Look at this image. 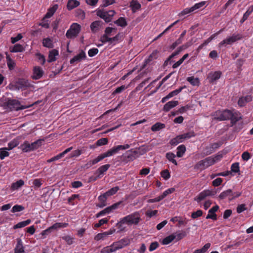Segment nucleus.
Wrapping results in <instances>:
<instances>
[{"label":"nucleus","instance_id":"4d7b16f0","mask_svg":"<svg viewBox=\"0 0 253 253\" xmlns=\"http://www.w3.org/2000/svg\"><path fill=\"white\" fill-rule=\"evenodd\" d=\"M161 175L164 179L167 180L170 177V173L168 169H165L161 172Z\"/></svg>","mask_w":253,"mask_h":253},{"label":"nucleus","instance_id":"f03ea898","mask_svg":"<svg viewBox=\"0 0 253 253\" xmlns=\"http://www.w3.org/2000/svg\"><path fill=\"white\" fill-rule=\"evenodd\" d=\"M117 152H118L115 147H114L111 149L109 150L106 152L99 155L96 158L92 160L89 161V162H87L85 166H86L87 168L91 167V166L97 164V163H98L105 158L112 156L113 155L117 153Z\"/></svg>","mask_w":253,"mask_h":253},{"label":"nucleus","instance_id":"49530a36","mask_svg":"<svg viewBox=\"0 0 253 253\" xmlns=\"http://www.w3.org/2000/svg\"><path fill=\"white\" fill-rule=\"evenodd\" d=\"M68 225V224L67 223H56L50 226V228H52V230L57 229L58 228L66 227Z\"/></svg>","mask_w":253,"mask_h":253},{"label":"nucleus","instance_id":"dca6fc26","mask_svg":"<svg viewBox=\"0 0 253 253\" xmlns=\"http://www.w3.org/2000/svg\"><path fill=\"white\" fill-rule=\"evenodd\" d=\"M85 53L83 50H82L79 54L75 56L72 59L70 60V64H73L76 62H80L83 59H85Z\"/></svg>","mask_w":253,"mask_h":253},{"label":"nucleus","instance_id":"f704fd0d","mask_svg":"<svg viewBox=\"0 0 253 253\" xmlns=\"http://www.w3.org/2000/svg\"><path fill=\"white\" fill-rule=\"evenodd\" d=\"M114 23L118 26L125 27L127 26V23L124 17H120L118 20L115 21Z\"/></svg>","mask_w":253,"mask_h":253},{"label":"nucleus","instance_id":"864d4df0","mask_svg":"<svg viewBox=\"0 0 253 253\" xmlns=\"http://www.w3.org/2000/svg\"><path fill=\"white\" fill-rule=\"evenodd\" d=\"M214 152V151L213 150V147L211 146V144H210L205 148L204 154L205 155L207 156L211 154Z\"/></svg>","mask_w":253,"mask_h":253},{"label":"nucleus","instance_id":"0eeeda50","mask_svg":"<svg viewBox=\"0 0 253 253\" xmlns=\"http://www.w3.org/2000/svg\"><path fill=\"white\" fill-rule=\"evenodd\" d=\"M233 112L228 109L223 111H217L215 113V119L218 121L229 120L233 117Z\"/></svg>","mask_w":253,"mask_h":253},{"label":"nucleus","instance_id":"c9c22d12","mask_svg":"<svg viewBox=\"0 0 253 253\" xmlns=\"http://www.w3.org/2000/svg\"><path fill=\"white\" fill-rule=\"evenodd\" d=\"M31 220L30 219H28L25 221L20 222L13 226V229H16L24 227L28 225V224H29L31 223Z\"/></svg>","mask_w":253,"mask_h":253},{"label":"nucleus","instance_id":"bb28decb","mask_svg":"<svg viewBox=\"0 0 253 253\" xmlns=\"http://www.w3.org/2000/svg\"><path fill=\"white\" fill-rule=\"evenodd\" d=\"M19 148H20L24 152H28L33 151L31 146V144H30L27 141H25L24 142L20 145Z\"/></svg>","mask_w":253,"mask_h":253},{"label":"nucleus","instance_id":"a19ab883","mask_svg":"<svg viewBox=\"0 0 253 253\" xmlns=\"http://www.w3.org/2000/svg\"><path fill=\"white\" fill-rule=\"evenodd\" d=\"M186 88V86L185 85H184V86H181L179 88L176 89V90H174L171 92H170V93H169L168 94V96L170 98L175 96V95H177L179 93H180L182 90L184 88Z\"/></svg>","mask_w":253,"mask_h":253},{"label":"nucleus","instance_id":"a878e982","mask_svg":"<svg viewBox=\"0 0 253 253\" xmlns=\"http://www.w3.org/2000/svg\"><path fill=\"white\" fill-rule=\"evenodd\" d=\"M184 141L181 135L176 136L175 137L171 139L169 141V144L171 146H176L178 144Z\"/></svg>","mask_w":253,"mask_h":253},{"label":"nucleus","instance_id":"c03bdc74","mask_svg":"<svg viewBox=\"0 0 253 253\" xmlns=\"http://www.w3.org/2000/svg\"><path fill=\"white\" fill-rule=\"evenodd\" d=\"M179 20H177L171 25H170L168 27H167L162 33L159 34L156 38H155L153 41H156L161 38L166 32L169 31L171 28H172L174 25L178 22Z\"/></svg>","mask_w":253,"mask_h":253},{"label":"nucleus","instance_id":"bf43d9fd","mask_svg":"<svg viewBox=\"0 0 253 253\" xmlns=\"http://www.w3.org/2000/svg\"><path fill=\"white\" fill-rule=\"evenodd\" d=\"M24 210V207L21 205H16L13 207L11 211L12 212H16L21 211Z\"/></svg>","mask_w":253,"mask_h":253},{"label":"nucleus","instance_id":"2f4dec72","mask_svg":"<svg viewBox=\"0 0 253 253\" xmlns=\"http://www.w3.org/2000/svg\"><path fill=\"white\" fill-rule=\"evenodd\" d=\"M24 50V48L21 44H16L12 47L10 48V51L11 52H22Z\"/></svg>","mask_w":253,"mask_h":253},{"label":"nucleus","instance_id":"4468645a","mask_svg":"<svg viewBox=\"0 0 253 253\" xmlns=\"http://www.w3.org/2000/svg\"><path fill=\"white\" fill-rule=\"evenodd\" d=\"M206 3L205 1H201L199 3H196L194 6H192L191 7L189 8H185L184 9L181 13V14L182 15H184L185 14H187L188 13H189L190 12H192L194 11V10L202 7L204 6Z\"/></svg>","mask_w":253,"mask_h":253},{"label":"nucleus","instance_id":"7c9ffc66","mask_svg":"<svg viewBox=\"0 0 253 253\" xmlns=\"http://www.w3.org/2000/svg\"><path fill=\"white\" fill-rule=\"evenodd\" d=\"M42 45L43 46L48 48H53L54 46L52 41L49 38H46L43 39Z\"/></svg>","mask_w":253,"mask_h":253},{"label":"nucleus","instance_id":"423d86ee","mask_svg":"<svg viewBox=\"0 0 253 253\" xmlns=\"http://www.w3.org/2000/svg\"><path fill=\"white\" fill-rule=\"evenodd\" d=\"M215 163V161L212 159V157H209L206 159L199 161L194 167L196 170H204L207 168L213 165Z\"/></svg>","mask_w":253,"mask_h":253},{"label":"nucleus","instance_id":"aec40b11","mask_svg":"<svg viewBox=\"0 0 253 253\" xmlns=\"http://www.w3.org/2000/svg\"><path fill=\"white\" fill-rule=\"evenodd\" d=\"M102 22L100 20H97L93 22L90 25V29L93 33H96L101 27Z\"/></svg>","mask_w":253,"mask_h":253},{"label":"nucleus","instance_id":"0e129e2a","mask_svg":"<svg viewBox=\"0 0 253 253\" xmlns=\"http://www.w3.org/2000/svg\"><path fill=\"white\" fill-rule=\"evenodd\" d=\"M203 214V211L201 210H197L196 211L192 213L191 217L195 219L198 217L202 216Z\"/></svg>","mask_w":253,"mask_h":253},{"label":"nucleus","instance_id":"603ef678","mask_svg":"<svg viewBox=\"0 0 253 253\" xmlns=\"http://www.w3.org/2000/svg\"><path fill=\"white\" fill-rule=\"evenodd\" d=\"M76 16L83 20L85 18V12L81 9H78L76 11Z\"/></svg>","mask_w":253,"mask_h":253},{"label":"nucleus","instance_id":"13d9d810","mask_svg":"<svg viewBox=\"0 0 253 253\" xmlns=\"http://www.w3.org/2000/svg\"><path fill=\"white\" fill-rule=\"evenodd\" d=\"M98 200L100 202V204L97 205V207L102 208L107 205L106 200L100 196L98 197Z\"/></svg>","mask_w":253,"mask_h":253},{"label":"nucleus","instance_id":"8fccbe9b","mask_svg":"<svg viewBox=\"0 0 253 253\" xmlns=\"http://www.w3.org/2000/svg\"><path fill=\"white\" fill-rule=\"evenodd\" d=\"M150 150L149 146L142 145L138 148L139 154L143 155Z\"/></svg>","mask_w":253,"mask_h":253},{"label":"nucleus","instance_id":"de8ad7c7","mask_svg":"<svg viewBox=\"0 0 253 253\" xmlns=\"http://www.w3.org/2000/svg\"><path fill=\"white\" fill-rule=\"evenodd\" d=\"M102 4L100 5L101 8L106 7L110 5L113 4L116 2L115 0H102Z\"/></svg>","mask_w":253,"mask_h":253},{"label":"nucleus","instance_id":"774afa93","mask_svg":"<svg viewBox=\"0 0 253 253\" xmlns=\"http://www.w3.org/2000/svg\"><path fill=\"white\" fill-rule=\"evenodd\" d=\"M119 190V187L118 186H116L107 191V193L109 195L112 196L116 194Z\"/></svg>","mask_w":253,"mask_h":253},{"label":"nucleus","instance_id":"3c124183","mask_svg":"<svg viewBox=\"0 0 253 253\" xmlns=\"http://www.w3.org/2000/svg\"><path fill=\"white\" fill-rule=\"evenodd\" d=\"M108 140L107 138H102L99 139H98L95 144L96 146H100L102 145H106L108 143Z\"/></svg>","mask_w":253,"mask_h":253},{"label":"nucleus","instance_id":"a211bd4d","mask_svg":"<svg viewBox=\"0 0 253 253\" xmlns=\"http://www.w3.org/2000/svg\"><path fill=\"white\" fill-rule=\"evenodd\" d=\"M178 105V101H170L167 102L163 107V111L165 112L169 111L171 108Z\"/></svg>","mask_w":253,"mask_h":253},{"label":"nucleus","instance_id":"72a5a7b5","mask_svg":"<svg viewBox=\"0 0 253 253\" xmlns=\"http://www.w3.org/2000/svg\"><path fill=\"white\" fill-rule=\"evenodd\" d=\"M176 156L181 158L183 156L186 151V147L184 145H181L177 148Z\"/></svg>","mask_w":253,"mask_h":253},{"label":"nucleus","instance_id":"7ed1b4c3","mask_svg":"<svg viewBox=\"0 0 253 253\" xmlns=\"http://www.w3.org/2000/svg\"><path fill=\"white\" fill-rule=\"evenodd\" d=\"M116 14V12L114 10L109 11H105L103 9H98L96 10V15L103 19L106 23L111 22Z\"/></svg>","mask_w":253,"mask_h":253},{"label":"nucleus","instance_id":"5701e85b","mask_svg":"<svg viewBox=\"0 0 253 253\" xmlns=\"http://www.w3.org/2000/svg\"><path fill=\"white\" fill-rule=\"evenodd\" d=\"M130 7L133 13H135L136 10L141 8V4L137 0H132L130 3Z\"/></svg>","mask_w":253,"mask_h":253},{"label":"nucleus","instance_id":"b1692460","mask_svg":"<svg viewBox=\"0 0 253 253\" xmlns=\"http://www.w3.org/2000/svg\"><path fill=\"white\" fill-rule=\"evenodd\" d=\"M80 2L77 0H68L67 4V8L71 10L80 5Z\"/></svg>","mask_w":253,"mask_h":253},{"label":"nucleus","instance_id":"37998d69","mask_svg":"<svg viewBox=\"0 0 253 253\" xmlns=\"http://www.w3.org/2000/svg\"><path fill=\"white\" fill-rule=\"evenodd\" d=\"M187 81L193 85H198L199 84V79L195 78L194 77H190L187 78Z\"/></svg>","mask_w":253,"mask_h":253},{"label":"nucleus","instance_id":"5fc2aeb1","mask_svg":"<svg viewBox=\"0 0 253 253\" xmlns=\"http://www.w3.org/2000/svg\"><path fill=\"white\" fill-rule=\"evenodd\" d=\"M231 172L235 173L240 172L239 164L238 163H235L232 165L231 167Z\"/></svg>","mask_w":253,"mask_h":253},{"label":"nucleus","instance_id":"f257e3e1","mask_svg":"<svg viewBox=\"0 0 253 253\" xmlns=\"http://www.w3.org/2000/svg\"><path fill=\"white\" fill-rule=\"evenodd\" d=\"M1 106L3 107L4 109H8L10 111L23 110L30 107V106L21 105L20 101L11 98H7L6 101L2 104Z\"/></svg>","mask_w":253,"mask_h":253},{"label":"nucleus","instance_id":"680f3d73","mask_svg":"<svg viewBox=\"0 0 253 253\" xmlns=\"http://www.w3.org/2000/svg\"><path fill=\"white\" fill-rule=\"evenodd\" d=\"M107 236V234H106V232H103V233H98L95 236L94 240H95L96 241H99L100 240L104 239Z\"/></svg>","mask_w":253,"mask_h":253},{"label":"nucleus","instance_id":"6e6d98bb","mask_svg":"<svg viewBox=\"0 0 253 253\" xmlns=\"http://www.w3.org/2000/svg\"><path fill=\"white\" fill-rule=\"evenodd\" d=\"M122 37H123V35L121 33H119L115 37H114L113 38H110V42H110V43H113V42H118L119 41H120L121 40V39Z\"/></svg>","mask_w":253,"mask_h":253},{"label":"nucleus","instance_id":"393cba45","mask_svg":"<svg viewBox=\"0 0 253 253\" xmlns=\"http://www.w3.org/2000/svg\"><path fill=\"white\" fill-rule=\"evenodd\" d=\"M19 139L18 138H15L8 143V148H3L0 150H11L14 147L17 146L19 145Z\"/></svg>","mask_w":253,"mask_h":253},{"label":"nucleus","instance_id":"c85d7f7f","mask_svg":"<svg viewBox=\"0 0 253 253\" xmlns=\"http://www.w3.org/2000/svg\"><path fill=\"white\" fill-rule=\"evenodd\" d=\"M24 184V181L22 179H20L15 182L12 183L10 189L11 190H15L21 187Z\"/></svg>","mask_w":253,"mask_h":253},{"label":"nucleus","instance_id":"052dcab7","mask_svg":"<svg viewBox=\"0 0 253 253\" xmlns=\"http://www.w3.org/2000/svg\"><path fill=\"white\" fill-rule=\"evenodd\" d=\"M206 197V195H205V193L203 191L201 192L199 195L194 198V201H197L198 203L200 202V201L204 200Z\"/></svg>","mask_w":253,"mask_h":253},{"label":"nucleus","instance_id":"6ab92c4d","mask_svg":"<svg viewBox=\"0 0 253 253\" xmlns=\"http://www.w3.org/2000/svg\"><path fill=\"white\" fill-rule=\"evenodd\" d=\"M24 249L20 238L17 239V245L14 249V253H24Z\"/></svg>","mask_w":253,"mask_h":253},{"label":"nucleus","instance_id":"4c0bfd02","mask_svg":"<svg viewBox=\"0 0 253 253\" xmlns=\"http://www.w3.org/2000/svg\"><path fill=\"white\" fill-rule=\"evenodd\" d=\"M44 141V139H40L31 144L32 150L34 151L39 148L42 144V142Z\"/></svg>","mask_w":253,"mask_h":253},{"label":"nucleus","instance_id":"a18cd8bd","mask_svg":"<svg viewBox=\"0 0 253 253\" xmlns=\"http://www.w3.org/2000/svg\"><path fill=\"white\" fill-rule=\"evenodd\" d=\"M179 20H177L171 25H170L168 27H167L162 33L159 34L156 38H155L153 41H156L161 38L166 32L169 31L171 28H172L174 25L178 22Z\"/></svg>","mask_w":253,"mask_h":253},{"label":"nucleus","instance_id":"ea45409f","mask_svg":"<svg viewBox=\"0 0 253 253\" xmlns=\"http://www.w3.org/2000/svg\"><path fill=\"white\" fill-rule=\"evenodd\" d=\"M176 238V236L173 235L171 234L170 235H169V236L165 238L162 241V243L164 245H168L171 243L174 239Z\"/></svg>","mask_w":253,"mask_h":253},{"label":"nucleus","instance_id":"473e14b6","mask_svg":"<svg viewBox=\"0 0 253 253\" xmlns=\"http://www.w3.org/2000/svg\"><path fill=\"white\" fill-rule=\"evenodd\" d=\"M166 127V125L164 124L161 123H156L151 127V130L153 131H157L161 129L164 128Z\"/></svg>","mask_w":253,"mask_h":253},{"label":"nucleus","instance_id":"58836bf2","mask_svg":"<svg viewBox=\"0 0 253 253\" xmlns=\"http://www.w3.org/2000/svg\"><path fill=\"white\" fill-rule=\"evenodd\" d=\"M116 247L113 246V244L110 246L104 247L101 251V253H111L117 251Z\"/></svg>","mask_w":253,"mask_h":253},{"label":"nucleus","instance_id":"c756f323","mask_svg":"<svg viewBox=\"0 0 253 253\" xmlns=\"http://www.w3.org/2000/svg\"><path fill=\"white\" fill-rule=\"evenodd\" d=\"M110 167V164H106L105 165L102 166L96 170L95 174H97L100 176L101 174H103L104 172L106 171Z\"/></svg>","mask_w":253,"mask_h":253},{"label":"nucleus","instance_id":"9d476101","mask_svg":"<svg viewBox=\"0 0 253 253\" xmlns=\"http://www.w3.org/2000/svg\"><path fill=\"white\" fill-rule=\"evenodd\" d=\"M32 86L28 80L23 78H20L16 81L14 87L15 89L25 90Z\"/></svg>","mask_w":253,"mask_h":253},{"label":"nucleus","instance_id":"338daca9","mask_svg":"<svg viewBox=\"0 0 253 253\" xmlns=\"http://www.w3.org/2000/svg\"><path fill=\"white\" fill-rule=\"evenodd\" d=\"M174 191H175V188H169V189H167V190H166L165 191H164L163 192V193L162 194V195H161V196L162 198L163 199L168 194L173 193Z\"/></svg>","mask_w":253,"mask_h":253},{"label":"nucleus","instance_id":"09e8293b","mask_svg":"<svg viewBox=\"0 0 253 253\" xmlns=\"http://www.w3.org/2000/svg\"><path fill=\"white\" fill-rule=\"evenodd\" d=\"M233 117L230 119L231 123L233 125L235 124L237 122H238L241 118L240 115L238 113L235 112L233 113Z\"/></svg>","mask_w":253,"mask_h":253},{"label":"nucleus","instance_id":"4be33fe9","mask_svg":"<svg viewBox=\"0 0 253 253\" xmlns=\"http://www.w3.org/2000/svg\"><path fill=\"white\" fill-rule=\"evenodd\" d=\"M58 51L57 49H54L50 51L48 56L47 62L49 63L55 61L56 60V56L58 55Z\"/></svg>","mask_w":253,"mask_h":253},{"label":"nucleus","instance_id":"412c9836","mask_svg":"<svg viewBox=\"0 0 253 253\" xmlns=\"http://www.w3.org/2000/svg\"><path fill=\"white\" fill-rule=\"evenodd\" d=\"M58 8V5L55 4L52 7H50L44 16V17L42 18V20L43 21L45 18H49L51 17L54 13L55 12L56 10Z\"/></svg>","mask_w":253,"mask_h":253},{"label":"nucleus","instance_id":"1a4fd4ad","mask_svg":"<svg viewBox=\"0 0 253 253\" xmlns=\"http://www.w3.org/2000/svg\"><path fill=\"white\" fill-rule=\"evenodd\" d=\"M139 156V152L137 150L132 149L126 152L125 155L123 156L122 162L127 163L128 162L133 161Z\"/></svg>","mask_w":253,"mask_h":253},{"label":"nucleus","instance_id":"20e7f679","mask_svg":"<svg viewBox=\"0 0 253 253\" xmlns=\"http://www.w3.org/2000/svg\"><path fill=\"white\" fill-rule=\"evenodd\" d=\"M242 195V192L239 191L233 192L232 190L229 189L221 192L218 196L220 200H224L228 198L229 202L239 197Z\"/></svg>","mask_w":253,"mask_h":253},{"label":"nucleus","instance_id":"6e6552de","mask_svg":"<svg viewBox=\"0 0 253 253\" xmlns=\"http://www.w3.org/2000/svg\"><path fill=\"white\" fill-rule=\"evenodd\" d=\"M81 30L80 24L75 23L72 24L70 29L67 31L66 36L68 39H72L78 36Z\"/></svg>","mask_w":253,"mask_h":253},{"label":"nucleus","instance_id":"9b49d317","mask_svg":"<svg viewBox=\"0 0 253 253\" xmlns=\"http://www.w3.org/2000/svg\"><path fill=\"white\" fill-rule=\"evenodd\" d=\"M44 74V71L40 66H34L33 69V75L31 78L37 80L41 79Z\"/></svg>","mask_w":253,"mask_h":253},{"label":"nucleus","instance_id":"e433bc0d","mask_svg":"<svg viewBox=\"0 0 253 253\" xmlns=\"http://www.w3.org/2000/svg\"><path fill=\"white\" fill-rule=\"evenodd\" d=\"M166 157L169 162L172 163L174 165H177V163L176 161L174 159L175 155L173 153H167L166 155Z\"/></svg>","mask_w":253,"mask_h":253},{"label":"nucleus","instance_id":"cd10ccee","mask_svg":"<svg viewBox=\"0 0 253 253\" xmlns=\"http://www.w3.org/2000/svg\"><path fill=\"white\" fill-rule=\"evenodd\" d=\"M6 58L8 68L9 70L11 71L14 69L16 66V64L15 62L11 58L10 56L7 54V53H6Z\"/></svg>","mask_w":253,"mask_h":253},{"label":"nucleus","instance_id":"f8f14e48","mask_svg":"<svg viewBox=\"0 0 253 253\" xmlns=\"http://www.w3.org/2000/svg\"><path fill=\"white\" fill-rule=\"evenodd\" d=\"M130 244V239L128 238H123L119 241L113 243V246L116 247V249L119 250L127 246Z\"/></svg>","mask_w":253,"mask_h":253},{"label":"nucleus","instance_id":"f3484780","mask_svg":"<svg viewBox=\"0 0 253 253\" xmlns=\"http://www.w3.org/2000/svg\"><path fill=\"white\" fill-rule=\"evenodd\" d=\"M221 74V72L219 71H215L213 73L210 74L208 77V78L210 80V82L211 83H212L214 81L218 80L220 78Z\"/></svg>","mask_w":253,"mask_h":253},{"label":"nucleus","instance_id":"e2e57ef3","mask_svg":"<svg viewBox=\"0 0 253 253\" xmlns=\"http://www.w3.org/2000/svg\"><path fill=\"white\" fill-rule=\"evenodd\" d=\"M253 12L251 10H250V9L249 8L247 11L244 13L243 15V16L242 18V19L240 20V23H243L244 21H245L248 18L249 15L252 13Z\"/></svg>","mask_w":253,"mask_h":253},{"label":"nucleus","instance_id":"79ce46f5","mask_svg":"<svg viewBox=\"0 0 253 253\" xmlns=\"http://www.w3.org/2000/svg\"><path fill=\"white\" fill-rule=\"evenodd\" d=\"M211 246L210 243L206 244L202 249L195 250L193 253H205Z\"/></svg>","mask_w":253,"mask_h":253},{"label":"nucleus","instance_id":"2eb2a0df","mask_svg":"<svg viewBox=\"0 0 253 253\" xmlns=\"http://www.w3.org/2000/svg\"><path fill=\"white\" fill-rule=\"evenodd\" d=\"M219 209L217 205H215L209 211V214L206 216V219H211L213 220L217 219V215L215 213Z\"/></svg>","mask_w":253,"mask_h":253},{"label":"nucleus","instance_id":"ddd939ff","mask_svg":"<svg viewBox=\"0 0 253 253\" xmlns=\"http://www.w3.org/2000/svg\"><path fill=\"white\" fill-rule=\"evenodd\" d=\"M242 38L240 34L236 35H233L232 36L228 38L219 43V46H221L225 43L232 44V43L236 42L238 40H240Z\"/></svg>","mask_w":253,"mask_h":253},{"label":"nucleus","instance_id":"39448f33","mask_svg":"<svg viewBox=\"0 0 253 253\" xmlns=\"http://www.w3.org/2000/svg\"><path fill=\"white\" fill-rule=\"evenodd\" d=\"M141 220L138 212H134L123 218V222H126L128 225H138Z\"/></svg>","mask_w":253,"mask_h":253},{"label":"nucleus","instance_id":"69168bd1","mask_svg":"<svg viewBox=\"0 0 253 253\" xmlns=\"http://www.w3.org/2000/svg\"><path fill=\"white\" fill-rule=\"evenodd\" d=\"M127 88L125 85H122L120 87H117L112 93L113 95H115L117 93H121Z\"/></svg>","mask_w":253,"mask_h":253}]
</instances>
